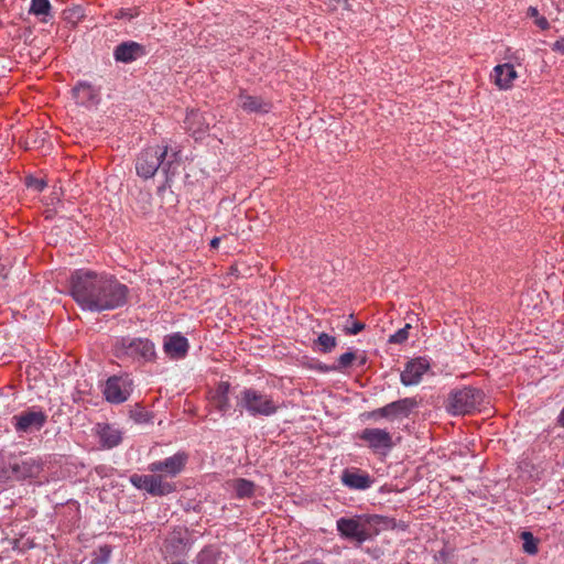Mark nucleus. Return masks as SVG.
Here are the masks:
<instances>
[{
	"mask_svg": "<svg viewBox=\"0 0 564 564\" xmlns=\"http://www.w3.org/2000/svg\"><path fill=\"white\" fill-rule=\"evenodd\" d=\"M70 295L85 311L104 312L122 307L129 288L115 275L90 269L75 270L69 278Z\"/></svg>",
	"mask_w": 564,
	"mask_h": 564,
	"instance_id": "nucleus-1",
	"label": "nucleus"
},
{
	"mask_svg": "<svg viewBox=\"0 0 564 564\" xmlns=\"http://www.w3.org/2000/svg\"><path fill=\"white\" fill-rule=\"evenodd\" d=\"M397 523L393 518L380 514L360 513L341 517L336 521V529L341 539L361 545L372 540L382 531L393 530Z\"/></svg>",
	"mask_w": 564,
	"mask_h": 564,
	"instance_id": "nucleus-2",
	"label": "nucleus"
},
{
	"mask_svg": "<svg viewBox=\"0 0 564 564\" xmlns=\"http://www.w3.org/2000/svg\"><path fill=\"white\" fill-rule=\"evenodd\" d=\"M177 152H169L167 144H158L149 147L141 151L135 160L137 174L144 178H152L159 169L162 170L169 180V173L172 164L177 160Z\"/></svg>",
	"mask_w": 564,
	"mask_h": 564,
	"instance_id": "nucleus-3",
	"label": "nucleus"
},
{
	"mask_svg": "<svg viewBox=\"0 0 564 564\" xmlns=\"http://www.w3.org/2000/svg\"><path fill=\"white\" fill-rule=\"evenodd\" d=\"M237 406L250 416H271L280 408L271 395L253 388H245L239 392Z\"/></svg>",
	"mask_w": 564,
	"mask_h": 564,
	"instance_id": "nucleus-4",
	"label": "nucleus"
},
{
	"mask_svg": "<svg viewBox=\"0 0 564 564\" xmlns=\"http://www.w3.org/2000/svg\"><path fill=\"white\" fill-rule=\"evenodd\" d=\"M115 355L120 359L150 362L155 359V346L148 338H121L115 345Z\"/></svg>",
	"mask_w": 564,
	"mask_h": 564,
	"instance_id": "nucleus-5",
	"label": "nucleus"
},
{
	"mask_svg": "<svg viewBox=\"0 0 564 564\" xmlns=\"http://www.w3.org/2000/svg\"><path fill=\"white\" fill-rule=\"evenodd\" d=\"M0 480H23L36 477L41 471V465L34 458L18 459L9 457L7 460L0 456Z\"/></svg>",
	"mask_w": 564,
	"mask_h": 564,
	"instance_id": "nucleus-6",
	"label": "nucleus"
},
{
	"mask_svg": "<svg viewBox=\"0 0 564 564\" xmlns=\"http://www.w3.org/2000/svg\"><path fill=\"white\" fill-rule=\"evenodd\" d=\"M482 400L479 389L464 387L449 393L446 409L454 415L467 414L477 409Z\"/></svg>",
	"mask_w": 564,
	"mask_h": 564,
	"instance_id": "nucleus-7",
	"label": "nucleus"
},
{
	"mask_svg": "<svg viewBox=\"0 0 564 564\" xmlns=\"http://www.w3.org/2000/svg\"><path fill=\"white\" fill-rule=\"evenodd\" d=\"M130 481L135 488L145 490L152 496H165L175 490V486L158 473L151 475L134 474L130 477Z\"/></svg>",
	"mask_w": 564,
	"mask_h": 564,
	"instance_id": "nucleus-8",
	"label": "nucleus"
},
{
	"mask_svg": "<svg viewBox=\"0 0 564 564\" xmlns=\"http://www.w3.org/2000/svg\"><path fill=\"white\" fill-rule=\"evenodd\" d=\"M133 391V380L129 376H112L105 384L104 394L108 402L119 404L129 399Z\"/></svg>",
	"mask_w": 564,
	"mask_h": 564,
	"instance_id": "nucleus-9",
	"label": "nucleus"
},
{
	"mask_svg": "<svg viewBox=\"0 0 564 564\" xmlns=\"http://www.w3.org/2000/svg\"><path fill=\"white\" fill-rule=\"evenodd\" d=\"M373 453H386L393 447V440L390 432L378 427H367L357 434Z\"/></svg>",
	"mask_w": 564,
	"mask_h": 564,
	"instance_id": "nucleus-10",
	"label": "nucleus"
},
{
	"mask_svg": "<svg viewBox=\"0 0 564 564\" xmlns=\"http://www.w3.org/2000/svg\"><path fill=\"white\" fill-rule=\"evenodd\" d=\"M191 549L188 532L186 529L176 528L165 539L163 544L164 558H174L185 555Z\"/></svg>",
	"mask_w": 564,
	"mask_h": 564,
	"instance_id": "nucleus-11",
	"label": "nucleus"
},
{
	"mask_svg": "<svg viewBox=\"0 0 564 564\" xmlns=\"http://www.w3.org/2000/svg\"><path fill=\"white\" fill-rule=\"evenodd\" d=\"M188 456L184 452H178L163 460H156L148 466V470L151 473H158L163 477H175L185 467Z\"/></svg>",
	"mask_w": 564,
	"mask_h": 564,
	"instance_id": "nucleus-12",
	"label": "nucleus"
},
{
	"mask_svg": "<svg viewBox=\"0 0 564 564\" xmlns=\"http://www.w3.org/2000/svg\"><path fill=\"white\" fill-rule=\"evenodd\" d=\"M416 405L413 399L404 398L391 402L382 408H379L368 414L369 417H391V416H408L410 411Z\"/></svg>",
	"mask_w": 564,
	"mask_h": 564,
	"instance_id": "nucleus-13",
	"label": "nucleus"
},
{
	"mask_svg": "<svg viewBox=\"0 0 564 564\" xmlns=\"http://www.w3.org/2000/svg\"><path fill=\"white\" fill-rule=\"evenodd\" d=\"M145 55V47L134 41L122 42L113 50L115 59L124 64L132 63Z\"/></svg>",
	"mask_w": 564,
	"mask_h": 564,
	"instance_id": "nucleus-14",
	"label": "nucleus"
},
{
	"mask_svg": "<svg viewBox=\"0 0 564 564\" xmlns=\"http://www.w3.org/2000/svg\"><path fill=\"white\" fill-rule=\"evenodd\" d=\"M430 364L424 358H416L409 361L401 372L402 384L415 386L421 382L423 375L429 370Z\"/></svg>",
	"mask_w": 564,
	"mask_h": 564,
	"instance_id": "nucleus-15",
	"label": "nucleus"
},
{
	"mask_svg": "<svg viewBox=\"0 0 564 564\" xmlns=\"http://www.w3.org/2000/svg\"><path fill=\"white\" fill-rule=\"evenodd\" d=\"M15 429L20 432L40 430L46 422V415L42 411H26L13 416Z\"/></svg>",
	"mask_w": 564,
	"mask_h": 564,
	"instance_id": "nucleus-16",
	"label": "nucleus"
},
{
	"mask_svg": "<svg viewBox=\"0 0 564 564\" xmlns=\"http://www.w3.org/2000/svg\"><path fill=\"white\" fill-rule=\"evenodd\" d=\"M341 482L352 490H366L372 486L373 479L367 471L345 469L341 474Z\"/></svg>",
	"mask_w": 564,
	"mask_h": 564,
	"instance_id": "nucleus-17",
	"label": "nucleus"
},
{
	"mask_svg": "<svg viewBox=\"0 0 564 564\" xmlns=\"http://www.w3.org/2000/svg\"><path fill=\"white\" fill-rule=\"evenodd\" d=\"M96 433L105 448L116 447L122 441V432L118 427L108 423H98L96 425Z\"/></svg>",
	"mask_w": 564,
	"mask_h": 564,
	"instance_id": "nucleus-18",
	"label": "nucleus"
},
{
	"mask_svg": "<svg viewBox=\"0 0 564 564\" xmlns=\"http://www.w3.org/2000/svg\"><path fill=\"white\" fill-rule=\"evenodd\" d=\"M517 77L518 74L514 69V66L510 63L497 65L492 70L494 82L499 87V89H510Z\"/></svg>",
	"mask_w": 564,
	"mask_h": 564,
	"instance_id": "nucleus-19",
	"label": "nucleus"
},
{
	"mask_svg": "<svg viewBox=\"0 0 564 564\" xmlns=\"http://www.w3.org/2000/svg\"><path fill=\"white\" fill-rule=\"evenodd\" d=\"M188 341L187 338L182 336L181 334H174L167 336L164 339L163 348L167 356L174 359H180L185 357L188 350Z\"/></svg>",
	"mask_w": 564,
	"mask_h": 564,
	"instance_id": "nucleus-20",
	"label": "nucleus"
},
{
	"mask_svg": "<svg viewBox=\"0 0 564 564\" xmlns=\"http://www.w3.org/2000/svg\"><path fill=\"white\" fill-rule=\"evenodd\" d=\"M185 128L197 139L209 129V122L204 113L198 110H191L185 118Z\"/></svg>",
	"mask_w": 564,
	"mask_h": 564,
	"instance_id": "nucleus-21",
	"label": "nucleus"
},
{
	"mask_svg": "<svg viewBox=\"0 0 564 564\" xmlns=\"http://www.w3.org/2000/svg\"><path fill=\"white\" fill-rule=\"evenodd\" d=\"M238 106L246 112H268L270 104L257 96L248 95L243 91L238 97Z\"/></svg>",
	"mask_w": 564,
	"mask_h": 564,
	"instance_id": "nucleus-22",
	"label": "nucleus"
},
{
	"mask_svg": "<svg viewBox=\"0 0 564 564\" xmlns=\"http://www.w3.org/2000/svg\"><path fill=\"white\" fill-rule=\"evenodd\" d=\"M73 95L79 105H90L96 101L97 91L88 83H79L73 88Z\"/></svg>",
	"mask_w": 564,
	"mask_h": 564,
	"instance_id": "nucleus-23",
	"label": "nucleus"
},
{
	"mask_svg": "<svg viewBox=\"0 0 564 564\" xmlns=\"http://www.w3.org/2000/svg\"><path fill=\"white\" fill-rule=\"evenodd\" d=\"M195 564H226V558L219 549L206 546L197 554Z\"/></svg>",
	"mask_w": 564,
	"mask_h": 564,
	"instance_id": "nucleus-24",
	"label": "nucleus"
},
{
	"mask_svg": "<svg viewBox=\"0 0 564 564\" xmlns=\"http://www.w3.org/2000/svg\"><path fill=\"white\" fill-rule=\"evenodd\" d=\"M228 392L229 383L220 382L212 398L214 406L223 413H226L230 409Z\"/></svg>",
	"mask_w": 564,
	"mask_h": 564,
	"instance_id": "nucleus-25",
	"label": "nucleus"
},
{
	"mask_svg": "<svg viewBox=\"0 0 564 564\" xmlns=\"http://www.w3.org/2000/svg\"><path fill=\"white\" fill-rule=\"evenodd\" d=\"M235 496L239 499L251 498L254 494L256 485L251 480L237 478L230 482Z\"/></svg>",
	"mask_w": 564,
	"mask_h": 564,
	"instance_id": "nucleus-26",
	"label": "nucleus"
},
{
	"mask_svg": "<svg viewBox=\"0 0 564 564\" xmlns=\"http://www.w3.org/2000/svg\"><path fill=\"white\" fill-rule=\"evenodd\" d=\"M29 13L40 18L41 22H47L52 14L50 0H31Z\"/></svg>",
	"mask_w": 564,
	"mask_h": 564,
	"instance_id": "nucleus-27",
	"label": "nucleus"
},
{
	"mask_svg": "<svg viewBox=\"0 0 564 564\" xmlns=\"http://www.w3.org/2000/svg\"><path fill=\"white\" fill-rule=\"evenodd\" d=\"M358 356L354 351H347L339 356L337 359V364L332 367L335 371H343L349 368L355 360H357Z\"/></svg>",
	"mask_w": 564,
	"mask_h": 564,
	"instance_id": "nucleus-28",
	"label": "nucleus"
},
{
	"mask_svg": "<svg viewBox=\"0 0 564 564\" xmlns=\"http://www.w3.org/2000/svg\"><path fill=\"white\" fill-rule=\"evenodd\" d=\"M521 539L523 541L522 549L527 554L534 555L538 553V540L531 532H522Z\"/></svg>",
	"mask_w": 564,
	"mask_h": 564,
	"instance_id": "nucleus-29",
	"label": "nucleus"
},
{
	"mask_svg": "<svg viewBox=\"0 0 564 564\" xmlns=\"http://www.w3.org/2000/svg\"><path fill=\"white\" fill-rule=\"evenodd\" d=\"M316 343L321 347L319 350L322 352H329L336 347L337 340L334 336H330L326 333H322L317 337Z\"/></svg>",
	"mask_w": 564,
	"mask_h": 564,
	"instance_id": "nucleus-30",
	"label": "nucleus"
},
{
	"mask_svg": "<svg viewBox=\"0 0 564 564\" xmlns=\"http://www.w3.org/2000/svg\"><path fill=\"white\" fill-rule=\"evenodd\" d=\"M527 17L534 20V23L541 30H547L550 28V23L545 17L540 15L539 10L535 7H529L527 11Z\"/></svg>",
	"mask_w": 564,
	"mask_h": 564,
	"instance_id": "nucleus-31",
	"label": "nucleus"
},
{
	"mask_svg": "<svg viewBox=\"0 0 564 564\" xmlns=\"http://www.w3.org/2000/svg\"><path fill=\"white\" fill-rule=\"evenodd\" d=\"M411 328L410 324H406L403 328H400L398 332L392 334L389 337L390 344H402L404 343L409 337V329Z\"/></svg>",
	"mask_w": 564,
	"mask_h": 564,
	"instance_id": "nucleus-32",
	"label": "nucleus"
},
{
	"mask_svg": "<svg viewBox=\"0 0 564 564\" xmlns=\"http://www.w3.org/2000/svg\"><path fill=\"white\" fill-rule=\"evenodd\" d=\"M26 186L33 188L36 192H42L46 187V182L41 178L28 177Z\"/></svg>",
	"mask_w": 564,
	"mask_h": 564,
	"instance_id": "nucleus-33",
	"label": "nucleus"
},
{
	"mask_svg": "<svg viewBox=\"0 0 564 564\" xmlns=\"http://www.w3.org/2000/svg\"><path fill=\"white\" fill-rule=\"evenodd\" d=\"M138 15H139V11L137 9H130V8L123 9L122 8L117 12L116 18L132 20L133 18H135Z\"/></svg>",
	"mask_w": 564,
	"mask_h": 564,
	"instance_id": "nucleus-34",
	"label": "nucleus"
},
{
	"mask_svg": "<svg viewBox=\"0 0 564 564\" xmlns=\"http://www.w3.org/2000/svg\"><path fill=\"white\" fill-rule=\"evenodd\" d=\"M364 329H365V324L361 323V322H354L351 324V326H347L345 328L346 333L350 334V335H357V334H359Z\"/></svg>",
	"mask_w": 564,
	"mask_h": 564,
	"instance_id": "nucleus-35",
	"label": "nucleus"
},
{
	"mask_svg": "<svg viewBox=\"0 0 564 564\" xmlns=\"http://www.w3.org/2000/svg\"><path fill=\"white\" fill-rule=\"evenodd\" d=\"M552 50L561 54H564V40L556 41L553 44Z\"/></svg>",
	"mask_w": 564,
	"mask_h": 564,
	"instance_id": "nucleus-36",
	"label": "nucleus"
},
{
	"mask_svg": "<svg viewBox=\"0 0 564 564\" xmlns=\"http://www.w3.org/2000/svg\"><path fill=\"white\" fill-rule=\"evenodd\" d=\"M219 243H220V238L219 237H215L210 240V248L212 249H217L219 247Z\"/></svg>",
	"mask_w": 564,
	"mask_h": 564,
	"instance_id": "nucleus-37",
	"label": "nucleus"
},
{
	"mask_svg": "<svg viewBox=\"0 0 564 564\" xmlns=\"http://www.w3.org/2000/svg\"><path fill=\"white\" fill-rule=\"evenodd\" d=\"M100 552H102V555L105 556V562L107 561V558L109 557L110 555V550L108 546H104V547H100Z\"/></svg>",
	"mask_w": 564,
	"mask_h": 564,
	"instance_id": "nucleus-38",
	"label": "nucleus"
},
{
	"mask_svg": "<svg viewBox=\"0 0 564 564\" xmlns=\"http://www.w3.org/2000/svg\"><path fill=\"white\" fill-rule=\"evenodd\" d=\"M340 2H347V0H328V4L334 8Z\"/></svg>",
	"mask_w": 564,
	"mask_h": 564,
	"instance_id": "nucleus-39",
	"label": "nucleus"
},
{
	"mask_svg": "<svg viewBox=\"0 0 564 564\" xmlns=\"http://www.w3.org/2000/svg\"><path fill=\"white\" fill-rule=\"evenodd\" d=\"M359 360V365L362 366L366 364V356L365 355H360L358 356L357 358Z\"/></svg>",
	"mask_w": 564,
	"mask_h": 564,
	"instance_id": "nucleus-40",
	"label": "nucleus"
}]
</instances>
